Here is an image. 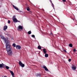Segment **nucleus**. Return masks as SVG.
Returning a JSON list of instances; mask_svg holds the SVG:
<instances>
[{
  "mask_svg": "<svg viewBox=\"0 0 77 77\" xmlns=\"http://www.w3.org/2000/svg\"><path fill=\"white\" fill-rule=\"evenodd\" d=\"M26 10L28 11H30V8L29 7H27Z\"/></svg>",
  "mask_w": 77,
  "mask_h": 77,
  "instance_id": "nucleus-16",
  "label": "nucleus"
},
{
  "mask_svg": "<svg viewBox=\"0 0 77 77\" xmlns=\"http://www.w3.org/2000/svg\"><path fill=\"white\" fill-rule=\"evenodd\" d=\"M72 17L71 16H70V17L71 18Z\"/></svg>",
  "mask_w": 77,
  "mask_h": 77,
  "instance_id": "nucleus-39",
  "label": "nucleus"
},
{
  "mask_svg": "<svg viewBox=\"0 0 77 77\" xmlns=\"http://www.w3.org/2000/svg\"><path fill=\"white\" fill-rule=\"evenodd\" d=\"M19 64L22 67V68H23V67H24V66H25L24 64H23V63L21 62V61H19Z\"/></svg>",
  "mask_w": 77,
  "mask_h": 77,
  "instance_id": "nucleus-2",
  "label": "nucleus"
},
{
  "mask_svg": "<svg viewBox=\"0 0 77 77\" xmlns=\"http://www.w3.org/2000/svg\"><path fill=\"white\" fill-rule=\"evenodd\" d=\"M8 29V26L5 25L4 27V29H3L5 31V30H6V29Z\"/></svg>",
  "mask_w": 77,
  "mask_h": 77,
  "instance_id": "nucleus-6",
  "label": "nucleus"
},
{
  "mask_svg": "<svg viewBox=\"0 0 77 77\" xmlns=\"http://www.w3.org/2000/svg\"><path fill=\"white\" fill-rule=\"evenodd\" d=\"M10 72L12 76H14V73L13 72H12V71H10Z\"/></svg>",
  "mask_w": 77,
  "mask_h": 77,
  "instance_id": "nucleus-11",
  "label": "nucleus"
},
{
  "mask_svg": "<svg viewBox=\"0 0 77 77\" xmlns=\"http://www.w3.org/2000/svg\"><path fill=\"white\" fill-rule=\"evenodd\" d=\"M17 22H18L19 23H21V22H20V21L19 20H17Z\"/></svg>",
  "mask_w": 77,
  "mask_h": 77,
  "instance_id": "nucleus-33",
  "label": "nucleus"
},
{
  "mask_svg": "<svg viewBox=\"0 0 77 77\" xmlns=\"http://www.w3.org/2000/svg\"><path fill=\"white\" fill-rule=\"evenodd\" d=\"M42 10L43 11H44V9H42Z\"/></svg>",
  "mask_w": 77,
  "mask_h": 77,
  "instance_id": "nucleus-36",
  "label": "nucleus"
},
{
  "mask_svg": "<svg viewBox=\"0 0 77 77\" xmlns=\"http://www.w3.org/2000/svg\"><path fill=\"white\" fill-rule=\"evenodd\" d=\"M50 2H51V3H53L52 2V1H51V0H50Z\"/></svg>",
  "mask_w": 77,
  "mask_h": 77,
  "instance_id": "nucleus-35",
  "label": "nucleus"
},
{
  "mask_svg": "<svg viewBox=\"0 0 77 77\" xmlns=\"http://www.w3.org/2000/svg\"><path fill=\"white\" fill-rule=\"evenodd\" d=\"M2 77H7V76H4V77L2 76Z\"/></svg>",
  "mask_w": 77,
  "mask_h": 77,
  "instance_id": "nucleus-37",
  "label": "nucleus"
},
{
  "mask_svg": "<svg viewBox=\"0 0 77 77\" xmlns=\"http://www.w3.org/2000/svg\"><path fill=\"white\" fill-rule=\"evenodd\" d=\"M28 33L29 35H30L32 33V32L31 31H29L28 32Z\"/></svg>",
  "mask_w": 77,
  "mask_h": 77,
  "instance_id": "nucleus-20",
  "label": "nucleus"
},
{
  "mask_svg": "<svg viewBox=\"0 0 77 77\" xmlns=\"http://www.w3.org/2000/svg\"><path fill=\"white\" fill-rule=\"evenodd\" d=\"M7 53L8 55H9V56H12V51H7Z\"/></svg>",
  "mask_w": 77,
  "mask_h": 77,
  "instance_id": "nucleus-4",
  "label": "nucleus"
},
{
  "mask_svg": "<svg viewBox=\"0 0 77 77\" xmlns=\"http://www.w3.org/2000/svg\"><path fill=\"white\" fill-rule=\"evenodd\" d=\"M76 25H77V24H76Z\"/></svg>",
  "mask_w": 77,
  "mask_h": 77,
  "instance_id": "nucleus-40",
  "label": "nucleus"
},
{
  "mask_svg": "<svg viewBox=\"0 0 77 77\" xmlns=\"http://www.w3.org/2000/svg\"><path fill=\"white\" fill-rule=\"evenodd\" d=\"M13 20L14 22H15V23H17V18L13 19Z\"/></svg>",
  "mask_w": 77,
  "mask_h": 77,
  "instance_id": "nucleus-7",
  "label": "nucleus"
},
{
  "mask_svg": "<svg viewBox=\"0 0 77 77\" xmlns=\"http://www.w3.org/2000/svg\"><path fill=\"white\" fill-rule=\"evenodd\" d=\"M3 66H4V64L3 63L0 64V68H2Z\"/></svg>",
  "mask_w": 77,
  "mask_h": 77,
  "instance_id": "nucleus-13",
  "label": "nucleus"
},
{
  "mask_svg": "<svg viewBox=\"0 0 77 77\" xmlns=\"http://www.w3.org/2000/svg\"><path fill=\"white\" fill-rule=\"evenodd\" d=\"M73 21H74V20H75L74 19H73Z\"/></svg>",
  "mask_w": 77,
  "mask_h": 77,
  "instance_id": "nucleus-38",
  "label": "nucleus"
},
{
  "mask_svg": "<svg viewBox=\"0 0 77 77\" xmlns=\"http://www.w3.org/2000/svg\"><path fill=\"white\" fill-rule=\"evenodd\" d=\"M6 50L7 51H11V46L9 45H7V44H6Z\"/></svg>",
  "mask_w": 77,
  "mask_h": 77,
  "instance_id": "nucleus-1",
  "label": "nucleus"
},
{
  "mask_svg": "<svg viewBox=\"0 0 77 77\" xmlns=\"http://www.w3.org/2000/svg\"><path fill=\"white\" fill-rule=\"evenodd\" d=\"M68 61H69V62H71V59H69L68 60Z\"/></svg>",
  "mask_w": 77,
  "mask_h": 77,
  "instance_id": "nucleus-26",
  "label": "nucleus"
},
{
  "mask_svg": "<svg viewBox=\"0 0 77 77\" xmlns=\"http://www.w3.org/2000/svg\"><path fill=\"white\" fill-rule=\"evenodd\" d=\"M18 12H22V11H20L19 10H18Z\"/></svg>",
  "mask_w": 77,
  "mask_h": 77,
  "instance_id": "nucleus-32",
  "label": "nucleus"
},
{
  "mask_svg": "<svg viewBox=\"0 0 77 77\" xmlns=\"http://www.w3.org/2000/svg\"><path fill=\"white\" fill-rule=\"evenodd\" d=\"M13 46L14 47H16V45H15V44H13Z\"/></svg>",
  "mask_w": 77,
  "mask_h": 77,
  "instance_id": "nucleus-21",
  "label": "nucleus"
},
{
  "mask_svg": "<svg viewBox=\"0 0 77 77\" xmlns=\"http://www.w3.org/2000/svg\"><path fill=\"white\" fill-rule=\"evenodd\" d=\"M5 43H8V38L7 39L6 38L5 39Z\"/></svg>",
  "mask_w": 77,
  "mask_h": 77,
  "instance_id": "nucleus-18",
  "label": "nucleus"
},
{
  "mask_svg": "<svg viewBox=\"0 0 77 77\" xmlns=\"http://www.w3.org/2000/svg\"><path fill=\"white\" fill-rule=\"evenodd\" d=\"M69 46L70 47H72V44H70L69 45Z\"/></svg>",
  "mask_w": 77,
  "mask_h": 77,
  "instance_id": "nucleus-19",
  "label": "nucleus"
},
{
  "mask_svg": "<svg viewBox=\"0 0 77 77\" xmlns=\"http://www.w3.org/2000/svg\"><path fill=\"white\" fill-rule=\"evenodd\" d=\"M16 16L15 15H14L13 17V19H14V18H16Z\"/></svg>",
  "mask_w": 77,
  "mask_h": 77,
  "instance_id": "nucleus-23",
  "label": "nucleus"
},
{
  "mask_svg": "<svg viewBox=\"0 0 77 77\" xmlns=\"http://www.w3.org/2000/svg\"><path fill=\"white\" fill-rule=\"evenodd\" d=\"M62 1H63V2H66V0H62Z\"/></svg>",
  "mask_w": 77,
  "mask_h": 77,
  "instance_id": "nucleus-30",
  "label": "nucleus"
},
{
  "mask_svg": "<svg viewBox=\"0 0 77 77\" xmlns=\"http://www.w3.org/2000/svg\"><path fill=\"white\" fill-rule=\"evenodd\" d=\"M75 51H76V50L75 49H73V51H74V52H75Z\"/></svg>",
  "mask_w": 77,
  "mask_h": 77,
  "instance_id": "nucleus-29",
  "label": "nucleus"
},
{
  "mask_svg": "<svg viewBox=\"0 0 77 77\" xmlns=\"http://www.w3.org/2000/svg\"><path fill=\"white\" fill-rule=\"evenodd\" d=\"M46 50H47V49H46L45 48L43 49V51L44 53L46 54V53H47V51H46Z\"/></svg>",
  "mask_w": 77,
  "mask_h": 77,
  "instance_id": "nucleus-10",
  "label": "nucleus"
},
{
  "mask_svg": "<svg viewBox=\"0 0 77 77\" xmlns=\"http://www.w3.org/2000/svg\"><path fill=\"white\" fill-rule=\"evenodd\" d=\"M32 38H35V35H32Z\"/></svg>",
  "mask_w": 77,
  "mask_h": 77,
  "instance_id": "nucleus-27",
  "label": "nucleus"
},
{
  "mask_svg": "<svg viewBox=\"0 0 77 77\" xmlns=\"http://www.w3.org/2000/svg\"><path fill=\"white\" fill-rule=\"evenodd\" d=\"M10 23H11V21L10 20H8V24H10Z\"/></svg>",
  "mask_w": 77,
  "mask_h": 77,
  "instance_id": "nucleus-25",
  "label": "nucleus"
},
{
  "mask_svg": "<svg viewBox=\"0 0 77 77\" xmlns=\"http://www.w3.org/2000/svg\"><path fill=\"white\" fill-rule=\"evenodd\" d=\"M45 57H48V54L46 53L45 54Z\"/></svg>",
  "mask_w": 77,
  "mask_h": 77,
  "instance_id": "nucleus-14",
  "label": "nucleus"
},
{
  "mask_svg": "<svg viewBox=\"0 0 77 77\" xmlns=\"http://www.w3.org/2000/svg\"><path fill=\"white\" fill-rule=\"evenodd\" d=\"M50 35H51V36H52V35H53V33L51 32V33H50Z\"/></svg>",
  "mask_w": 77,
  "mask_h": 77,
  "instance_id": "nucleus-28",
  "label": "nucleus"
},
{
  "mask_svg": "<svg viewBox=\"0 0 77 77\" xmlns=\"http://www.w3.org/2000/svg\"><path fill=\"white\" fill-rule=\"evenodd\" d=\"M41 73L40 74H37V75H36V77H41Z\"/></svg>",
  "mask_w": 77,
  "mask_h": 77,
  "instance_id": "nucleus-15",
  "label": "nucleus"
},
{
  "mask_svg": "<svg viewBox=\"0 0 77 77\" xmlns=\"http://www.w3.org/2000/svg\"><path fill=\"white\" fill-rule=\"evenodd\" d=\"M43 68H44L45 69V71H48V69L47 68V67H46L45 66L43 67Z\"/></svg>",
  "mask_w": 77,
  "mask_h": 77,
  "instance_id": "nucleus-9",
  "label": "nucleus"
},
{
  "mask_svg": "<svg viewBox=\"0 0 77 77\" xmlns=\"http://www.w3.org/2000/svg\"><path fill=\"white\" fill-rule=\"evenodd\" d=\"M1 38H2V39H4V37L3 36H2Z\"/></svg>",
  "mask_w": 77,
  "mask_h": 77,
  "instance_id": "nucleus-34",
  "label": "nucleus"
},
{
  "mask_svg": "<svg viewBox=\"0 0 77 77\" xmlns=\"http://www.w3.org/2000/svg\"><path fill=\"white\" fill-rule=\"evenodd\" d=\"M13 7L14 8V9H15L17 11H18V10H19V9H18V8L17 7L15 6L14 5H13Z\"/></svg>",
  "mask_w": 77,
  "mask_h": 77,
  "instance_id": "nucleus-8",
  "label": "nucleus"
},
{
  "mask_svg": "<svg viewBox=\"0 0 77 77\" xmlns=\"http://www.w3.org/2000/svg\"><path fill=\"white\" fill-rule=\"evenodd\" d=\"M38 49H39V50H41V47L39 45L38 47Z\"/></svg>",
  "mask_w": 77,
  "mask_h": 77,
  "instance_id": "nucleus-17",
  "label": "nucleus"
},
{
  "mask_svg": "<svg viewBox=\"0 0 77 77\" xmlns=\"http://www.w3.org/2000/svg\"><path fill=\"white\" fill-rule=\"evenodd\" d=\"M20 29L22 30V29H23V26H22L19 25L18 28H17V30L19 31H20Z\"/></svg>",
  "mask_w": 77,
  "mask_h": 77,
  "instance_id": "nucleus-3",
  "label": "nucleus"
},
{
  "mask_svg": "<svg viewBox=\"0 0 77 77\" xmlns=\"http://www.w3.org/2000/svg\"><path fill=\"white\" fill-rule=\"evenodd\" d=\"M16 49L18 50V49H20V48H21V46L19 45H17L16 46Z\"/></svg>",
  "mask_w": 77,
  "mask_h": 77,
  "instance_id": "nucleus-5",
  "label": "nucleus"
},
{
  "mask_svg": "<svg viewBox=\"0 0 77 77\" xmlns=\"http://www.w3.org/2000/svg\"><path fill=\"white\" fill-rule=\"evenodd\" d=\"M72 68L73 70H75V69H76V66H73L72 67Z\"/></svg>",
  "mask_w": 77,
  "mask_h": 77,
  "instance_id": "nucleus-12",
  "label": "nucleus"
},
{
  "mask_svg": "<svg viewBox=\"0 0 77 77\" xmlns=\"http://www.w3.org/2000/svg\"><path fill=\"white\" fill-rule=\"evenodd\" d=\"M52 7H53V8H54V5L53 4V3H52Z\"/></svg>",
  "mask_w": 77,
  "mask_h": 77,
  "instance_id": "nucleus-24",
  "label": "nucleus"
},
{
  "mask_svg": "<svg viewBox=\"0 0 77 77\" xmlns=\"http://www.w3.org/2000/svg\"><path fill=\"white\" fill-rule=\"evenodd\" d=\"M5 67H6V69H9V67H8V66H6Z\"/></svg>",
  "mask_w": 77,
  "mask_h": 77,
  "instance_id": "nucleus-22",
  "label": "nucleus"
},
{
  "mask_svg": "<svg viewBox=\"0 0 77 77\" xmlns=\"http://www.w3.org/2000/svg\"><path fill=\"white\" fill-rule=\"evenodd\" d=\"M63 51H64V52H65V53H66V50L64 49Z\"/></svg>",
  "mask_w": 77,
  "mask_h": 77,
  "instance_id": "nucleus-31",
  "label": "nucleus"
}]
</instances>
